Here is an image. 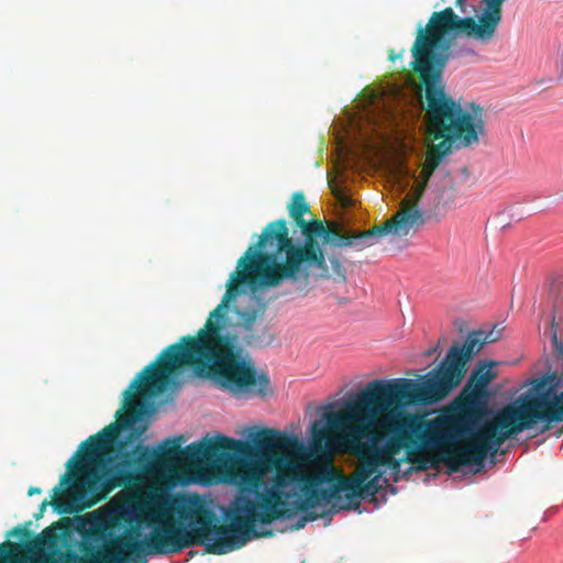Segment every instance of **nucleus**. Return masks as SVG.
<instances>
[{"label": "nucleus", "instance_id": "412c9836", "mask_svg": "<svg viewBox=\"0 0 563 563\" xmlns=\"http://www.w3.org/2000/svg\"><path fill=\"white\" fill-rule=\"evenodd\" d=\"M552 342H553V345L559 349V350H562L563 347V344L561 342L558 341V338H556V332L554 331L552 333Z\"/></svg>", "mask_w": 563, "mask_h": 563}, {"label": "nucleus", "instance_id": "7ed1b4c3", "mask_svg": "<svg viewBox=\"0 0 563 563\" xmlns=\"http://www.w3.org/2000/svg\"><path fill=\"white\" fill-rule=\"evenodd\" d=\"M484 11L478 22L472 16H457L452 8L434 12L427 27H419L412 46L413 66L426 82L428 114L443 140L438 150L441 157L450 155L453 150L477 144L486 133L484 109L475 102L461 104L448 96L441 82L451 38L456 34L473 36L488 43L495 35L501 21V4L493 0H482Z\"/></svg>", "mask_w": 563, "mask_h": 563}, {"label": "nucleus", "instance_id": "6ab92c4d", "mask_svg": "<svg viewBox=\"0 0 563 563\" xmlns=\"http://www.w3.org/2000/svg\"><path fill=\"white\" fill-rule=\"evenodd\" d=\"M459 55H462V56H465V55L474 56V55H476V52L473 48L463 46V47H461L459 49Z\"/></svg>", "mask_w": 563, "mask_h": 563}, {"label": "nucleus", "instance_id": "aec40b11", "mask_svg": "<svg viewBox=\"0 0 563 563\" xmlns=\"http://www.w3.org/2000/svg\"><path fill=\"white\" fill-rule=\"evenodd\" d=\"M456 7L462 13H466L467 0H456Z\"/></svg>", "mask_w": 563, "mask_h": 563}, {"label": "nucleus", "instance_id": "423d86ee", "mask_svg": "<svg viewBox=\"0 0 563 563\" xmlns=\"http://www.w3.org/2000/svg\"><path fill=\"white\" fill-rule=\"evenodd\" d=\"M375 388L369 387L367 383L362 389L350 393L339 402H330L321 409L319 419H316L310 428V446L321 449L323 443L332 449L327 442L325 431H340L342 439L354 452L367 457L385 460L389 456V450L405 448L406 443L394 435V430L398 426L399 417L404 416V407H396L389 410L387 420L389 421L387 437L369 432L363 427L353 426L361 422L367 426L374 423L375 418L386 412L390 407H385L383 396H375Z\"/></svg>", "mask_w": 563, "mask_h": 563}, {"label": "nucleus", "instance_id": "f03ea898", "mask_svg": "<svg viewBox=\"0 0 563 563\" xmlns=\"http://www.w3.org/2000/svg\"><path fill=\"white\" fill-rule=\"evenodd\" d=\"M302 228V241L289 238V230L284 219L275 220L263 230L256 246H250L238 262L236 271L230 276L227 291L221 302L210 312L206 330L190 347H184L179 355L200 358L209 364H218L222 382H230V369L239 375L233 387L250 390L254 376L247 371L246 363L239 358L241 344L257 345L262 343L265 328L258 329L256 321L262 317L266 302L244 311L236 310L238 321L233 322L228 313L230 302L240 295L239 285L249 288L253 298L266 296L267 300L305 294L311 275V268H323L325 258L314 236L328 238L322 223L312 221Z\"/></svg>", "mask_w": 563, "mask_h": 563}, {"label": "nucleus", "instance_id": "f3484780", "mask_svg": "<svg viewBox=\"0 0 563 563\" xmlns=\"http://www.w3.org/2000/svg\"><path fill=\"white\" fill-rule=\"evenodd\" d=\"M383 461L382 459L376 457H368L366 462L362 465V467L358 470L357 474L355 476H366V477H373L375 474H377V467L378 462Z\"/></svg>", "mask_w": 563, "mask_h": 563}, {"label": "nucleus", "instance_id": "9b49d317", "mask_svg": "<svg viewBox=\"0 0 563 563\" xmlns=\"http://www.w3.org/2000/svg\"><path fill=\"white\" fill-rule=\"evenodd\" d=\"M554 375L534 379L518 398L523 400L517 408H525L523 417L506 429H499L498 439L504 442L517 438L526 430H534L536 435L545 432L549 424L563 420V409L558 408Z\"/></svg>", "mask_w": 563, "mask_h": 563}, {"label": "nucleus", "instance_id": "39448f33", "mask_svg": "<svg viewBox=\"0 0 563 563\" xmlns=\"http://www.w3.org/2000/svg\"><path fill=\"white\" fill-rule=\"evenodd\" d=\"M279 497H292L283 468L273 475H254L244 481L241 494L232 510L224 512L228 526L217 528L211 521L197 518L196 544L205 547L207 553L224 554L244 547L257 533L255 522L269 523L271 517L288 518L294 508L276 503Z\"/></svg>", "mask_w": 563, "mask_h": 563}, {"label": "nucleus", "instance_id": "b1692460", "mask_svg": "<svg viewBox=\"0 0 563 563\" xmlns=\"http://www.w3.org/2000/svg\"><path fill=\"white\" fill-rule=\"evenodd\" d=\"M2 552H3V550H2V547L0 545V556L2 555Z\"/></svg>", "mask_w": 563, "mask_h": 563}, {"label": "nucleus", "instance_id": "4be33fe9", "mask_svg": "<svg viewBox=\"0 0 563 563\" xmlns=\"http://www.w3.org/2000/svg\"><path fill=\"white\" fill-rule=\"evenodd\" d=\"M41 493V489L37 488V487H30L29 489V495L32 496L34 494H40Z\"/></svg>", "mask_w": 563, "mask_h": 563}, {"label": "nucleus", "instance_id": "f257e3e1", "mask_svg": "<svg viewBox=\"0 0 563 563\" xmlns=\"http://www.w3.org/2000/svg\"><path fill=\"white\" fill-rule=\"evenodd\" d=\"M205 330L206 327L199 331L197 338L183 336L178 343L166 347L157 362L145 367L124 391V407L133 411L80 444L84 455L76 461L77 471L66 473L54 488L56 495L65 489L69 496L67 501L51 503L59 514L78 512L90 507L95 495L114 482L128 483L144 474H158L180 462H206L218 459L219 455L242 462L262 461L276 452L299 445L297 435L269 428L251 432L247 442L216 433L209 440L190 443L185 448H181V435L165 439L156 448L141 444V435L146 429L143 421L152 413L153 406L150 401L136 400L135 394L145 396L147 391L148 397L157 396L167 390L169 385H177V376L173 372L179 365L196 364L192 368L195 377L210 379L214 386L238 398L266 396L271 390L269 377L265 373L258 374L244 356L243 349L246 344H241L239 358L246 363L247 371L254 376V384L247 385L250 390L239 391L231 386L239 376L235 371L230 369V382L225 383L217 374L218 369H222L220 364L209 366L203 357L179 355L184 347H190L195 340H199Z\"/></svg>", "mask_w": 563, "mask_h": 563}, {"label": "nucleus", "instance_id": "20e7f679", "mask_svg": "<svg viewBox=\"0 0 563 563\" xmlns=\"http://www.w3.org/2000/svg\"><path fill=\"white\" fill-rule=\"evenodd\" d=\"M154 509L143 522L118 536L104 532L92 545L91 560L81 563H146L148 554H173L196 544L202 501L196 494L163 492L152 497Z\"/></svg>", "mask_w": 563, "mask_h": 563}, {"label": "nucleus", "instance_id": "a211bd4d", "mask_svg": "<svg viewBox=\"0 0 563 563\" xmlns=\"http://www.w3.org/2000/svg\"><path fill=\"white\" fill-rule=\"evenodd\" d=\"M558 382V385L556 387L560 385V384H563V380L561 382L560 378L555 379L554 378V383ZM556 398H558V408L559 409H563V391L562 393H559V390L556 389Z\"/></svg>", "mask_w": 563, "mask_h": 563}, {"label": "nucleus", "instance_id": "5701e85b", "mask_svg": "<svg viewBox=\"0 0 563 563\" xmlns=\"http://www.w3.org/2000/svg\"><path fill=\"white\" fill-rule=\"evenodd\" d=\"M48 503L45 500L41 505V510H44L47 507Z\"/></svg>", "mask_w": 563, "mask_h": 563}, {"label": "nucleus", "instance_id": "dca6fc26", "mask_svg": "<svg viewBox=\"0 0 563 563\" xmlns=\"http://www.w3.org/2000/svg\"><path fill=\"white\" fill-rule=\"evenodd\" d=\"M289 214L297 221L299 227L305 224L302 216L308 211V203L306 202L302 192H295L292 195L291 203L288 207Z\"/></svg>", "mask_w": 563, "mask_h": 563}, {"label": "nucleus", "instance_id": "ddd939ff", "mask_svg": "<svg viewBox=\"0 0 563 563\" xmlns=\"http://www.w3.org/2000/svg\"><path fill=\"white\" fill-rule=\"evenodd\" d=\"M503 442L498 439L478 440L470 442L466 446L459 449L454 455H448L443 459L449 474H476L484 470L487 456L495 463L497 454Z\"/></svg>", "mask_w": 563, "mask_h": 563}, {"label": "nucleus", "instance_id": "0eeeda50", "mask_svg": "<svg viewBox=\"0 0 563 563\" xmlns=\"http://www.w3.org/2000/svg\"><path fill=\"white\" fill-rule=\"evenodd\" d=\"M289 493L294 497L303 494L305 498H297L296 506L307 510L312 506H330L328 514H338L342 510L362 512L361 501L379 493L383 483L382 473L373 477L354 476L340 478L332 468L323 467L312 476H307L295 468L284 467Z\"/></svg>", "mask_w": 563, "mask_h": 563}, {"label": "nucleus", "instance_id": "1a4fd4ad", "mask_svg": "<svg viewBox=\"0 0 563 563\" xmlns=\"http://www.w3.org/2000/svg\"><path fill=\"white\" fill-rule=\"evenodd\" d=\"M468 406L466 402H460L459 393L433 419L424 420L420 416L399 417L394 435L406 443L405 448L418 452L434 450L444 444L461 443L474 431V424L468 419L461 417Z\"/></svg>", "mask_w": 563, "mask_h": 563}, {"label": "nucleus", "instance_id": "6e6552de", "mask_svg": "<svg viewBox=\"0 0 563 563\" xmlns=\"http://www.w3.org/2000/svg\"><path fill=\"white\" fill-rule=\"evenodd\" d=\"M497 362L479 360L460 390V402L468 404L461 417L474 424V431L465 437L470 442L498 438L499 429H506L523 417L525 408H517L523 398H517L503 408H490V383L497 377Z\"/></svg>", "mask_w": 563, "mask_h": 563}, {"label": "nucleus", "instance_id": "2eb2a0df", "mask_svg": "<svg viewBox=\"0 0 563 563\" xmlns=\"http://www.w3.org/2000/svg\"><path fill=\"white\" fill-rule=\"evenodd\" d=\"M298 498L303 499L305 498L303 494L300 493V496H298ZM296 501H297V496L289 497V498L279 497L276 499V503H283V504L289 505V507L294 508L291 515L287 519H290L291 517H294L296 510H298L305 515V516H300L297 519L296 523L294 525V527L296 529H302L307 522L314 521L318 519V516L314 515L313 511H311V509L314 508L316 506H312V507L308 508L307 510H301L296 506ZM280 519L285 520L286 518H280Z\"/></svg>", "mask_w": 563, "mask_h": 563}, {"label": "nucleus", "instance_id": "9d476101", "mask_svg": "<svg viewBox=\"0 0 563 563\" xmlns=\"http://www.w3.org/2000/svg\"><path fill=\"white\" fill-rule=\"evenodd\" d=\"M463 377L444 358L437 368L427 373L422 380L412 378H379L368 382L375 396H383L385 407L408 405H434L456 388Z\"/></svg>", "mask_w": 563, "mask_h": 563}, {"label": "nucleus", "instance_id": "f8f14e48", "mask_svg": "<svg viewBox=\"0 0 563 563\" xmlns=\"http://www.w3.org/2000/svg\"><path fill=\"white\" fill-rule=\"evenodd\" d=\"M426 222L424 213L420 209L401 210L395 217L385 222L382 227H376L353 235L341 236L338 241L340 246L367 247L374 245L382 236L393 234L405 236L411 229L418 228Z\"/></svg>", "mask_w": 563, "mask_h": 563}, {"label": "nucleus", "instance_id": "4468645a", "mask_svg": "<svg viewBox=\"0 0 563 563\" xmlns=\"http://www.w3.org/2000/svg\"><path fill=\"white\" fill-rule=\"evenodd\" d=\"M498 335L494 331H472L467 334L465 343H453L444 360L454 365V369L464 378L467 363L471 362L486 343L495 342Z\"/></svg>", "mask_w": 563, "mask_h": 563}]
</instances>
